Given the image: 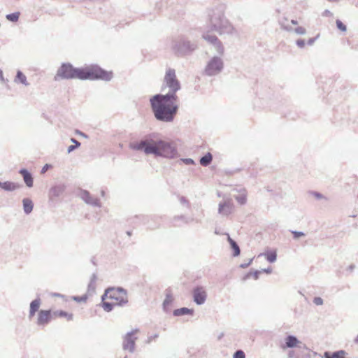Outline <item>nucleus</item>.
Returning <instances> with one entry per match:
<instances>
[{"label":"nucleus","mask_w":358,"mask_h":358,"mask_svg":"<svg viewBox=\"0 0 358 358\" xmlns=\"http://www.w3.org/2000/svg\"><path fill=\"white\" fill-rule=\"evenodd\" d=\"M178 97L175 94H157L150 99L151 106L157 120L170 122L178 109Z\"/></svg>","instance_id":"obj_1"},{"label":"nucleus","mask_w":358,"mask_h":358,"mask_svg":"<svg viewBox=\"0 0 358 358\" xmlns=\"http://www.w3.org/2000/svg\"><path fill=\"white\" fill-rule=\"evenodd\" d=\"M129 148L134 150H143L146 155L153 154L169 158H173L177 154L175 145L165 141H155L153 139H145L131 143Z\"/></svg>","instance_id":"obj_2"},{"label":"nucleus","mask_w":358,"mask_h":358,"mask_svg":"<svg viewBox=\"0 0 358 358\" xmlns=\"http://www.w3.org/2000/svg\"><path fill=\"white\" fill-rule=\"evenodd\" d=\"M127 301L126 293L120 289H108L102 297V307L106 311H110L115 306Z\"/></svg>","instance_id":"obj_3"},{"label":"nucleus","mask_w":358,"mask_h":358,"mask_svg":"<svg viewBox=\"0 0 358 358\" xmlns=\"http://www.w3.org/2000/svg\"><path fill=\"white\" fill-rule=\"evenodd\" d=\"M79 79L80 80H95L102 79L109 80L112 78L111 72L106 71L96 65H90L80 69Z\"/></svg>","instance_id":"obj_4"},{"label":"nucleus","mask_w":358,"mask_h":358,"mask_svg":"<svg viewBox=\"0 0 358 358\" xmlns=\"http://www.w3.org/2000/svg\"><path fill=\"white\" fill-rule=\"evenodd\" d=\"M168 88L170 91L169 94H175L180 89V84L177 79L176 71L174 69H169L166 71L162 89Z\"/></svg>","instance_id":"obj_5"},{"label":"nucleus","mask_w":358,"mask_h":358,"mask_svg":"<svg viewBox=\"0 0 358 358\" xmlns=\"http://www.w3.org/2000/svg\"><path fill=\"white\" fill-rule=\"evenodd\" d=\"M80 69L74 68L70 64H63L58 69L55 80L59 79H79Z\"/></svg>","instance_id":"obj_6"},{"label":"nucleus","mask_w":358,"mask_h":358,"mask_svg":"<svg viewBox=\"0 0 358 358\" xmlns=\"http://www.w3.org/2000/svg\"><path fill=\"white\" fill-rule=\"evenodd\" d=\"M223 64L218 57H213L207 64L205 73L208 76H213L218 73L222 69Z\"/></svg>","instance_id":"obj_7"},{"label":"nucleus","mask_w":358,"mask_h":358,"mask_svg":"<svg viewBox=\"0 0 358 358\" xmlns=\"http://www.w3.org/2000/svg\"><path fill=\"white\" fill-rule=\"evenodd\" d=\"M137 332L138 331L135 330L126 335L123 342V348L124 350H129L130 352L134 350L135 346V341L137 339V337H136L135 335L137 334Z\"/></svg>","instance_id":"obj_8"},{"label":"nucleus","mask_w":358,"mask_h":358,"mask_svg":"<svg viewBox=\"0 0 358 358\" xmlns=\"http://www.w3.org/2000/svg\"><path fill=\"white\" fill-rule=\"evenodd\" d=\"M53 319L52 312L50 310H41L38 313L37 324L45 325Z\"/></svg>","instance_id":"obj_9"},{"label":"nucleus","mask_w":358,"mask_h":358,"mask_svg":"<svg viewBox=\"0 0 358 358\" xmlns=\"http://www.w3.org/2000/svg\"><path fill=\"white\" fill-rule=\"evenodd\" d=\"M194 301L199 305L205 302L206 292L203 287H196L193 290Z\"/></svg>","instance_id":"obj_10"},{"label":"nucleus","mask_w":358,"mask_h":358,"mask_svg":"<svg viewBox=\"0 0 358 358\" xmlns=\"http://www.w3.org/2000/svg\"><path fill=\"white\" fill-rule=\"evenodd\" d=\"M234 210V204L230 200L220 203L219 205L218 211L220 214L224 215H229L232 213Z\"/></svg>","instance_id":"obj_11"},{"label":"nucleus","mask_w":358,"mask_h":358,"mask_svg":"<svg viewBox=\"0 0 358 358\" xmlns=\"http://www.w3.org/2000/svg\"><path fill=\"white\" fill-rule=\"evenodd\" d=\"M53 319L63 318L66 321H71L73 319V314L71 312L58 310L52 312Z\"/></svg>","instance_id":"obj_12"},{"label":"nucleus","mask_w":358,"mask_h":358,"mask_svg":"<svg viewBox=\"0 0 358 358\" xmlns=\"http://www.w3.org/2000/svg\"><path fill=\"white\" fill-rule=\"evenodd\" d=\"M20 185L10 181L0 182V187L7 191H14L18 189Z\"/></svg>","instance_id":"obj_13"},{"label":"nucleus","mask_w":358,"mask_h":358,"mask_svg":"<svg viewBox=\"0 0 358 358\" xmlns=\"http://www.w3.org/2000/svg\"><path fill=\"white\" fill-rule=\"evenodd\" d=\"M203 38L210 43L217 45V50L219 52H222L223 48L221 45V43L220 42V41L217 39V38L215 36L206 34L203 35Z\"/></svg>","instance_id":"obj_14"},{"label":"nucleus","mask_w":358,"mask_h":358,"mask_svg":"<svg viewBox=\"0 0 358 358\" xmlns=\"http://www.w3.org/2000/svg\"><path fill=\"white\" fill-rule=\"evenodd\" d=\"M20 173L23 177L24 181L29 187L33 186V178L29 172L26 169H21Z\"/></svg>","instance_id":"obj_15"},{"label":"nucleus","mask_w":358,"mask_h":358,"mask_svg":"<svg viewBox=\"0 0 358 358\" xmlns=\"http://www.w3.org/2000/svg\"><path fill=\"white\" fill-rule=\"evenodd\" d=\"M347 352L344 350H339L334 352H325L324 356L325 358H348Z\"/></svg>","instance_id":"obj_16"},{"label":"nucleus","mask_w":358,"mask_h":358,"mask_svg":"<svg viewBox=\"0 0 358 358\" xmlns=\"http://www.w3.org/2000/svg\"><path fill=\"white\" fill-rule=\"evenodd\" d=\"M299 343V342L296 337L289 336L285 339V345H282V348L283 349H285L287 348H294L296 347Z\"/></svg>","instance_id":"obj_17"},{"label":"nucleus","mask_w":358,"mask_h":358,"mask_svg":"<svg viewBox=\"0 0 358 358\" xmlns=\"http://www.w3.org/2000/svg\"><path fill=\"white\" fill-rule=\"evenodd\" d=\"M40 300L36 299L31 301L30 304V310H29V317H32L36 311H38L40 307Z\"/></svg>","instance_id":"obj_18"},{"label":"nucleus","mask_w":358,"mask_h":358,"mask_svg":"<svg viewBox=\"0 0 358 358\" xmlns=\"http://www.w3.org/2000/svg\"><path fill=\"white\" fill-rule=\"evenodd\" d=\"M193 313H194V310L189 309L187 308H178V309H176L173 311V315L175 316H182L184 315H193Z\"/></svg>","instance_id":"obj_19"},{"label":"nucleus","mask_w":358,"mask_h":358,"mask_svg":"<svg viewBox=\"0 0 358 358\" xmlns=\"http://www.w3.org/2000/svg\"><path fill=\"white\" fill-rule=\"evenodd\" d=\"M22 202L24 212L27 214L30 213L34 206L32 201L29 199H24Z\"/></svg>","instance_id":"obj_20"},{"label":"nucleus","mask_w":358,"mask_h":358,"mask_svg":"<svg viewBox=\"0 0 358 358\" xmlns=\"http://www.w3.org/2000/svg\"><path fill=\"white\" fill-rule=\"evenodd\" d=\"M236 200L241 204V205H243L246 203V201H247V192H246V190L245 189H242L239 194L238 196H236Z\"/></svg>","instance_id":"obj_21"},{"label":"nucleus","mask_w":358,"mask_h":358,"mask_svg":"<svg viewBox=\"0 0 358 358\" xmlns=\"http://www.w3.org/2000/svg\"><path fill=\"white\" fill-rule=\"evenodd\" d=\"M227 240L230 243L231 249L233 250L234 256H238L240 254V249L238 245L229 236H228Z\"/></svg>","instance_id":"obj_22"},{"label":"nucleus","mask_w":358,"mask_h":358,"mask_svg":"<svg viewBox=\"0 0 358 358\" xmlns=\"http://www.w3.org/2000/svg\"><path fill=\"white\" fill-rule=\"evenodd\" d=\"M221 21V24L217 25L216 23H214V29L215 30L219 31L220 33H222L223 28H227L229 25V23L227 20L220 19Z\"/></svg>","instance_id":"obj_23"},{"label":"nucleus","mask_w":358,"mask_h":358,"mask_svg":"<svg viewBox=\"0 0 358 358\" xmlns=\"http://www.w3.org/2000/svg\"><path fill=\"white\" fill-rule=\"evenodd\" d=\"M212 155L210 153H207L205 156L201 158L200 159V164L202 166H208L212 161Z\"/></svg>","instance_id":"obj_24"},{"label":"nucleus","mask_w":358,"mask_h":358,"mask_svg":"<svg viewBox=\"0 0 358 358\" xmlns=\"http://www.w3.org/2000/svg\"><path fill=\"white\" fill-rule=\"evenodd\" d=\"M20 16L19 13H14L6 15V18L12 22H17Z\"/></svg>","instance_id":"obj_25"},{"label":"nucleus","mask_w":358,"mask_h":358,"mask_svg":"<svg viewBox=\"0 0 358 358\" xmlns=\"http://www.w3.org/2000/svg\"><path fill=\"white\" fill-rule=\"evenodd\" d=\"M276 252L273 251V252H268L266 254V259L269 262H273L276 260Z\"/></svg>","instance_id":"obj_26"},{"label":"nucleus","mask_w":358,"mask_h":358,"mask_svg":"<svg viewBox=\"0 0 358 358\" xmlns=\"http://www.w3.org/2000/svg\"><path fill=\"white\" fill-rule=\"evenodd\" d=\"M17 79L22 84H27V78L21 71H17Z\"/></svg>","instance_id":"obj_27"},{"label":"nucleus","mask_w":358,"mask_h":358,"mask_svg":"<svg viewBox=\"0 0 358 358\" xmlns=\"http://www.w3.org/2000/svg\"><path fill=\"white\" fill-rule=\"evenodd\" d=\"M62 191L60 187H53L50 189V194L51 197L57 196L59 194V193Z\"/></svg>","instance_id":"obj_28"},{"label":"nucleus","mask_w":358,"mask_h":358,"mask_svg":"<svg viewBox=\"0 0 358 358\" xmlns=\"http://www.w3.org/2000/svg\"><path fill=\"white\" fill-rule=\"evenodd\" d=\"M173 301V297L171 294H166V299L164 301V306L166 308L171 304Z\"/></svg>","instance_id":"obj_29"},{"label":"nucleus","mask_w":358,"mask_h":358,"mask_svg":"<svg viewBox=\"0 0 358 358\" xmlns=\"http://www.w3.org/2000/svg\"><path fill=\"white\" fill-rule=\"evenodd\" d=\"M71 141L74 143V145H70L68 148V152H72L75 148L80 145V143L74 138H71Z\"/></svg>","instance_id":"obj_30"},{"label":"nucleus","mask_w":358,"mask_h":358,"mask_svg":"<svg viewBox=\"0 0 358 358\" xmlns=\"http://www.w3.org/2000/svg\"><path fill=\"white\" fill-rule=\"evenodd\" d=\"M336 23L338 29L341 31H345L347 30L346 26L341 20H337Z\"/></svg>","instance_id":"obj_31"},{"label":"nucleus","mask_w":358,"mask_h":358,"mask_svg":"<svg viewBox=\"0 0 358 358\" xmlns=\"http://www.w3.org/2000/svg\"><path fill=\"white\" fill-rule=\"evenodd\" d=\"M245 353L242 350H238L234 355V358H245Z\"/></svg>","instance_id":"obj_32"},{"label":"nucleus","mask_w":358,"mask_h":358,"mask_svg":"<svg viewBox=\"0 0 358 358\" xmlns=\"http://www.w3.org/2000/svg\"><path fill=\"white\" fill-rule=\"evenodd\" d=\"M313 302L317 306H320L323 303V300L320 297H315L313 300Z\"/></svg>","instance_id":"obj_33"},{"label":"nucleus","mask_w":358,"mask_h":358,"mask_svg":"<svg viewBox=\"0 0 358 358\" xmlns=\"http://www.w3.org/2000/svg\"><path fill=\"white\" fill-rule=\"evenodd\" d=\"M295 31L299 34H304L306 33V29L302 27H299L295 29Z\"/></svg>","instance_id":"obj_34"},{"label":"nucleus","mask_w":358,"mask_h":358,"mask_svg":"<svg viewBox=\"0 0 358 358\" xmlns=\"http://www.w3.org/2000/svg\"><path fill=\"white\" fill-rule=\"evenodd\" d=\"M293 234L294 238H299L300 236H304V234L303 232L294 231Z\"/></svg>","instance_id":"obj_35"},{"label":"nucleus","mask_w":358,"mask_h":358,"mask_svg":"<svg viewBox=\"0 0 358 358\" xmlns=\"http://www.w3.org/2000/svg\"><path fill=\"white\" fill-rule=\"evenodd\" d=\"M296 44L300 47V48H303L305 45V43H304V41L303 40H298L296 41Z\"/></svg>","instance_id":"obj_36"},{"label":"nucleus","mask_w":358,"mask_h":358,"mask_svg":"<svg viewBox=\"0 0 358 358\" xmlns=\"http://www.w3.org/2000/svg\"><path fill=\"white\" fill-rule=\"evenodd\" d=\"M292 23L295 25L297 24V22L295 20H292Z\"/></svg>","instance_id":"obj_37"},{"label":"nucleus","mask_w":358,"mask_h":358,"mask_svg":"<svg viewBox=\"0 0 358 358\" xmlns=\"http://www.w3.org/2000/svg\"><path fill=\"white\" fill-rule=\"evenodd\" d=\"M355 341L356 343H358V336L355 338Z\"/></svg>","instance_id":"obj_38"},{"label":"nucleus","mask_w":358,"mask_h":358,"mask_svg":"<svg viewBox=\"0 0 358 358\" xmlns=\"http://www.w3.org/2000/svg\"><path fill=\"white\" fill-rule=\"evenodd\" d=\"M45 170H46V168H45V167H43V171L44 172V171H45Z\"/></svg>","instance_id":"obj_39"},{"label":"nucleus","mask_w":358,"mask_h":358,"mask_svg":"<svg viewBox=\"0 0 358 358\" xmlns=\"http://www.w3.org/2000/svg\"><path fill=\"white\" fill-rule=\"evenodd\" d=\"M124 358H127V357H124Z\"/></svg>","instance_id":"obj_40"}]
</instances>
